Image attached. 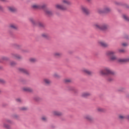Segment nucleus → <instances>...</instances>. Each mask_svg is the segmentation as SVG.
Wrapping results in <instances>:
<instances>
[{"label": "nucleus", "mask_w": 129, "mask_h": 129, "mask_svg": "<svg viewBox=\"0 0 129 129\" xmlns=\"http://www.w3.org/2000/svg\"><path fill=\"white\" fill-rule=\"evenodd\" d=\"M12 58H14V59H17L18 60H20V59L23 58V57H22V56L17 53H12Z\"/></svg>", "instance_id": "obj_12"}, {"label": "nucleus", "mask_w": 129, "mask_h": 129, "mask_svg": "<svg viewBox=\"0 0 129 129\" xmlns=\"http://www.w3.org/2000/svg\"><path fill=\"white\" fill-rule=\"evenodd\" d=\"M4 11V7L2 6V5H0V11L3 12Z\"/></svg>", "instance_id": "obj_41"}, {"label": "nucleus", "mask_w": 129, "mask_h": 129, "mask_svg": "<svg viewBox=\"0 0 129 129\" xmlns=\"http://www.w3.org/2000/svg\"><path fill=\"white\" fill-rule=\"evenodd\" d=\"M96 110L98 112H104L105 111V109L99 107L96 108Z\"/></svg>", "instance_id": "obj_25"}, {"label": "nucleus", "mask_w": 129, "mask_h": 129, "mask_svg": "<svg viewBox=\"0 0 129 129\" xmlns=\"http://www.w3.org/2000/svg\"><path fill=\"white\" fill-rule=\"evenodd\" d=\"M3 60H8V57H3L2 58Z\"/></svg>", "instance_id": "obj_44"}, {"label": "nucleus", "mask_w": 129, "mask_h": 129, "mask_svg": "<svg viewBox=\"0 0 129 129\" xmlns=\"http://www.w3.org/2000/svg\"><path fill=\"white\" fill-rule=\"evenodd\" d=\"M1 2H3V3H8V0H0Z\"/></svg>", "instance_id": "obj_43"}, {"label": "nucleus", "mask_w": 129, "mask_h": 129, "mask_svg": "<svg viewBox=\"0 0 129 129\" xmlns=\"http://www.w3.org/2000/svg\"><path fill=\"white\" fill-rule=\"evenodd\" d=\"M9 28L10 29H13V30H18V29L19 28L17 25L14 24H10L9 26Z\"/></svg>", "instance_id": "obj_20"}, {"label": "nucleus", "mask_w": 129, "mask_h": 129, "mask_svg": "<svg viewBox=\"0 0 129 129\" xmlns=\"http://www.w3.org/2000/svg\"><path fill=\"white\" fill-rule=\"evenodd\" d=\"M61 3L63 5H67L68 6L71 5V2L69 0H61Z\"/></svg>", "instance_id": "obj_21"}, {"label": "nucleus", "mask_w": 129, "mask_h": 129, "mask_svg": "<svg viewBox=\"0 0 129 129\" xmlns=\"http://www.w3.org/2000/svg\"><path fill=\"white\" fill-rule=\"evenodd\" d=\"M29 61L31 63H35V62H37V58H30L29 59Z\"/></svg>", "instance_id": "obj_29"}, {"label": "nucleus", "mask_w": 129, "mask_h": 129, "mask_svg": "<svg viewBox=\"0 0 129 129\" xmlns=\"http://www.w3.org/2000/svg\"><path fill=\"white\" fill-rule=\"evenodd\" d=\"M122 46H123V47H126V46H127V43H122Z\"/></svg>", "instance_id": "obj_42"}, {"label": "nucleus", "mask_w": 129, "mask_h": 129, "mask_svg": "<svg viewBox=\"0 0 129 129\" xmlns=\"http://www.w3.org/2000/svg\"><path fill=\"white\" fill-rule=\"evenodd\" d=\"M41 119V120H42V121H47L48 118H47V117L45 116H42Z\"/></svg>", "instance_id": "obj_32"}, {"label": "nucleus", "mask_w": 129, "mask_h": 129, "mask_svg": "<svg viewBox=\"0 0 129 129\" xmlns=\"http://www.w3.org/2000/svg\"><path fill=\"white\" fill-rule=\"evenodd\" d=\"M125 8H128V6L125 5Z\"/></svg>", "instance_id": "obj_46"}, {"label": "nucleus", "mask_w": 129, "mask_h": 129, "mask_svg": "<svg viewBox=\"0 0 129 129\" xmlns=\"http://www.w3.org/2000/svg\"><path fill=\"white\" fill-rule=\"evenodd\" d=\"M82 71L83 73L87 75H92L93 74L92 72L87 69H83Z\"/></svg>", "instance_id": "obj_10"}, {"label": "nucleus", "mask_w": 129, "mask_h": 129, "mask_svg": "<svg viewBox=\"0 0 129 129\" xmlns=\"http://www.w3.org/2000/svg\"><path fill=\"white\" fill-rule=\"evenodd\" d=\"M115 53H116L115 51H109L106 52V55L107 56H108L109 57H110V60H112V61H118V62H120L121 63L123 62H129V58L118 59L117 56L112 55H114Z\"/></svg>", "instance_id": "obj_1"}, {"label": "nucleus", "mask_w": 129, "mask_h": 129, "mask_svg": "<svg viewBox=\"0 0 129 129\" xmlns=\"http://www.w3.org/2000/svg\"><path fill=\"white\" fill-rule=\"evenodd\" d=\"M118 118L120 119V120H123V119H126V115L120 114L118 115Z\"/></svg>", "instance_id": "obj_24"}, {"label": "nucleus", "mask_w": 129, "mask_h": 129, "mask_svg": "<svg viewBox=\"0 0 129 129\" xmlns=\"http://www.w3.org/2000/svg\"><path fill=\"white\" fill-rule=\"evenodd\" d=\"M84 119L86 120H88V121H93L94 119L93 117L91 116V115L89 114H86L84 116Z\"/></svg>", "instance_id": "obj_9"}, {"label": "nucleus", "mask_w": 129, "mask_h": 129, "mask_svg": "<svg viewBox=\"0 0 129 129\" xmlns=\"http://www.w3.org/2000/svg\"><path fill=\"white\" fill-rule=\"evenodd\" d=\"M52 114L53 115H56L57 116H61V115H62L63 113L60 111H52Z\"/></svg>", "instance_id": "obj_18"}, {"label": "nucleus", "mask_w": 129, "mask_h": 129, "mask_svg": "<svg viewBox=\"0 0 129 129\" xmlns=\"http://www.w3.org/2000/svg\"><path fill=\"white\" fill-rule=\"evenodd\" d=\"M44 13L46 16L50 17L53 15V12L49 10H44Z\"/></svg>", "instance_id": "obj_19"}, {"label": "nucleus", "mask_w": 129, "mask_h": 129, "mask_svg": "<svg viewBox=\"0 0 129 129\" xmlns=\"http://www.w3.org/2000/svg\"><path fill=\"white\" fill-rule=\"evenodd\" d=\"M123 39H126V40H129V35L128 34H125L123 35Z\"/></svg>", "instance_id": "obj_31"}, {"label": "nucleus", "mask_w": 129, "mask_h": 129, "mask_svg": "<svg viewBox=\"0 0 129 129\" xmlns=\"http://www.w3.org/2000/svg\"><path fill=\"white\" fill-rule=\"evenodd\" d=\"M119 53H125V50L122 49H118Z\"/></svg>", "instance_id": "obj_34"}, {"label": "nucleus", "mask_w": 129, "mask_h": 129, "mask_svg": "<svg viewBox=\"0 0 129 129\" xmlns=\"http://www.w3.org/2000/svg\"><path fill=\"white\" fill-rule=\"evenodd\" d=\"M16 62H15V61H11L10 62V65L11 66H15V65H16Z\"/></svg>", "instance_id": "obj_38"}, {"label": "nucleus", "mask_w": 129, "mask_h": 129, "mask_svg": "<svg viewBox=\"0 0 129 129\" xmlns=\"http://www.w3.org/2000/svg\"><path fill=\"white\" fill-rule=\"evenodd\" d=\"M81 10L85 15H89L90 13L89 9L84 6H81Z\"/></svg>", "instance_id": "obj_8"}, {"label": "nucleus", "mask_w": 129, "mask_h": 129, "mask_svg": "<svg viewBox=\"0 0 129 129\" xmlns=\"http://www.w3.org/2000/svg\"><path fill=\"white\" fill-rule=\"evenodd\" d=\"M2 92V91H1V90H0V93Z\"/></svg>", "instance_id": "obj_49"}, {"label": "nucleus", "mask_w": 129, "mask_h": 129, "mask_svg": "<svg viewBox=\"0 0 129 129\" xmlns=\"http://www.w3.org/2000/svg\"><path fill=\"white\" fill-rule=\"evenodd\" d=\"M103 10L104 14H107V13H110V12H111V9L107 6L104 7Z\"/></svg>", "instance_id": "obj_17"}, {"label": "nucleus", "mask_w": 129, "mask_h": 129, "mask_svg": "<svg viewBox=\"0 0 129 129\" xmlns=\"http://www.w3.org/2000/svg\"><path fill=\"white\" fill-rule=\"evenodd\" d=\"M71 90H73L74 92H77V90L73 87L71 88Z\"/></svg>", "instance_id": "obj_40"}, {"label": "nucleus", "mask_w": 129, "mask_h": 129, "mask_svg": "<svg viewBox=\"0 0 129 129\" xmlns=\"http://www.w3.org/2000/svg\"><path fill=\"white\" fill-rule=\"evenodd\" d=\"M14 118H15L16 119H18V118H19V115H17V114H15L13 116Z\"/></svg>", "instance_id": "obj_39"}, {"label": "nucleus", "mask_w": 129, "mask_h": 129, "mask_svg": "<svg viewBox=\"0 0 129 129\" xmlns=\"http://www.w3.org/2000/svg\"><path fill=\"white\" fill-rule=\"evenodd\" d=\"M18 70L19 71H20V72H21L22 73H24L26 75H29L30 74V73L29 72V71H28V70L24 68H20L18 69Z\"/></svg>", "instance_id": "obj_11"}, {"label": "nucleus", "mask_w": 129, "mask_h": 129, "mask_svg": "<svg viewBox=\"0 0 129 129\" xmlns=\"http://www.w3.org/2000/svg\"><path fill=\"white\" fill-rule=\"evenodd\" d=\"M99 74L101 76H105L106 75H113L114 72L112 71L108 68H105L99 71Z\"/></svg>", "instance_id": "obj_2"}, {"label": "nucleus", "mask_w": 129, "mask_h": 129, "mask_svg": "<svg viewBox=\"0 0 129 129\" xmlns=\"http://www.w3.org/2000/svg\"><path fill=\"white\" fill-rule=\"evenodd\" d=\"M41 36L43 38H44L45 39H48V38H49V34H48V33H43L41 35Z\"/></svg>", "instance_id": "obj_27"}, {"label": "nucleus", "mask_w": 129, "mask_h": 129, "mask_svg": "<svg viewBox=\"0 0 129 129\" xmlns=\"http://www.w3.org/2000/svg\"><path fill=\"white\" fill-rule=\"evenodd\" d=\"M94 28L96 29H98V30H101V31H106V30H108L109 29V25L107 24H95L94 25Z\"/></svg>", "instance_id": "obj_3"}, {"label": "nucleus", "mask_w": 129, "mask_h": 129, "mask_svg": "<svg viewBox=\"0 0 129 129\" xmlns=\"http://www.w3.org/2000/svg\"><path fill=\"white\" fill-rule=\"evenodd\" d=\"M88 1V2H90V0H87Z\"/></svg>", "instance_id": "obj_47"}, {"label": "nucleus", "mask_w": 129, "mask_h": 129, "mask_svg": "<svg viewBox=\"0 0 129 129\" xmlns=\"http://www.w3.org/2000/svg\"><path fill=\"white\" fill-rule=\"evenodd\" d=\"M113 80V79L110 77H108L107 78V81H108V82H111Z\"/></svg>", "instance_id": "obj_33"}, {"label": "nucleus", "mask_w": 129, "mask_h": 129, "mask_svg": "<svg viewBox=\"0 0 129 129\" xmlns=\"http://www.w3.org/2000/svg\"><path fill=\"white\" fill-rule=\"evenodd\" d=\"M64 81H65L66 83H69L71 82V80L66 79V80H64Z\"/></svg>", "instance_id": "obj_37"}, {"label": "nucleus", "mask_w": 129, "mask_h": 129, "mask_svg": "<svg viewBox=\"0 0 129 129\" xmlns=\"http://www.w3.org/2000/svg\"><path fill=\"white\" fill-rule=\"evenodd\" d=\"M46 6L45 4H34L32 6V8L34 10H44Z\"/></svg>", "instance_id": "obj_6"}, {"label": "nucleus", "mask_w": 129, "mask_h": 129, "mask_svg": "<svg viewBox=\"0 0 129 129\" xmlns=\"http://www.w3.org/2000/svg\"><path fill=\"white\" fill-rule=\"evenodd\" d=\"M13 123V121L10 119H5L2 124L3 128L11 129V125Z\"/></svg>", "instance_id": "obj_4"}, {"label": "nucleus", "mask_w": 129, "mask_h": 129, "mask_svg": "<svg viewBox=\"0 0 129 129\" xmlns=\"http://www.w3.org/2000/svg\"><path fill=\"white\" fill-rule=\"evenodd\" d=\"M98 44L100 46H101V47H103L104 48H107V47L108 46V44L104 41H100L98 42Z\"/></svg>", "instance_id": "obj_13"}, {"label": "nucleus", "mask_w": 129, "mask_h": 129, "mask_svg": "<svg viewBox=\"0 0 129 129\" xmlns=\"http://www.w3.org/2000/svg\"><path fill=\"white\" fill-rule=\"evenodd\" d=\"M43 83H45L47 85H49V84H51V81L48 79H44Z\"/></svg>", "instance_id": "obj_23"}, {"label": "nucleus", "mask_w": 129, "mask_h": 129, "mask_svg": "<svg viewBox=\"0 0 129 129\" xmlns=\"http://www.w3.org/2000/svg\"><path fill=\"white\" fill-rule=\"evenodd\" d=\"M53 56L54 57V58H60L62 57V53L55 52L53 53Z\"/></svg>", "instance_id": "obj_15"}, {"label": "nucleus", "mask_w": 129, "mask_h": 129, "mask_svg": "<svg viewBox=\"0 0 129 129\" xmlns=\"http://www.w3.org/2000/svg\"><path fill=\"white\" fill-rule=\"evenodd\" d=\"M122 18L126 22H129V17L127 15H123Z\"/></svg>", "instance_id": "obj_28"}, {"label": "nucleus", "mask_w": 129, "mask_h": 129, "mask_svg": "<svg viewBox=\"0 0 129 129\" xmlns=\"http://www.w3.org/2000/svg\"><path fill=\"white\" fill-rule=\"evenodd\" d=\"M97 12L98 14H104V10L102 8L97 9Z\"/></svg>", "instance_id": "obj_26"}, {"label": "nucleus", "mask_w": 129, "mask_h": 129, "mask_svg": "<svg viewBox=\"0 0 129 129\" xmlns=\"http://www.w3.org/2000/svg\"><path fill=\"white\" fill-rule=\"evenodd\" d=\"M126 119H128V120H129V115H126Z\"/></svg>", "instance_id": "obj_45"}, {"label": "nucleus", "mask_w": 129, "mask_h": 129, "mask_svg": "<svg viewBox=\"0 0 129 129\" xmlns=\"http://www.w3.org/2000/svg\"><path fill=\"white\" fill-rule=\"evenodd\" d=\"M16 101H17V102H18V103H21V102H22V99H21V98H17V99H16Z\"/></svg>", "instance_id": "obj_36"}, {"label": "nucleus", "mask_w": 129, "mask_h": 129, "mask_svg": "<svg viewBox=\"0 0 129 129\" xmlns=\"http://www.w3.org/2000/svg\"><path fill=\"white\" fill-rule=\"evenodd\" d=\"M7 9L9 12H11V13H15V12H17V9L13 6H9L7 7Z\"/></svg>", "instance_id": "obj_14"}, {"label": "nucleus", "mask_w": 129, "mask_h": 129, "mask_svg": "<svg viewBox=\"0 0 129 129\" xmlns=\"http://www.w3.org/2000/svg\"><path fill=\"white\" fill-rule=\"evenodd\" d=\"M55 9L60 10L61 11H67V7L60 4H56L55 5Z\"/></svg>", "instance_id": "obj_7"}, {"label": "nucleus", "mask_w": 129, "mask_h": 129, "mask_svg": "<svg viewBox=\"0 0 129 129\" xmlns=\"http://www.w3.org/2000/svg\"><path fill=\"white\" fill-rule=\"evenodd\" d=\"M115 4H116V5H118V4H117V3H116Z\"/></svg>", "instance_id": "obj_48"}, {"label": "nucleus", "mask_w": 129, "mask_h": 129, "mask_svg": "<svg viewBox=\"0 0 129 129\" xmlns=\"http://www.w3.org/2000/svg\"><path fill=\"white\" fill-rule=\"evenodd\" d=\"M91 94L89 92H84L82 94V96L83 97H88V96H90Z\"/></svg>", "instance_id": "obj_22"}, {"label": "nucleus", "mask_w": 129, "mask_h": 129, "mask_svg": "<svg viewBox=\"0 0 129 129\" xmlns=\"http://www.w3.org/2000/svg\"><path fill=\"white\" fill-rule=\"evenodd\" d=\"M29 21L33 24V25H34V26H38L40 28H44V24L41 21H36L33 18H29Z\"/></svg>", "instance_id": "obj_5"}, {"label": "nucleus", "mask_w": 129, "mask_h": 129, "mask_svg": "<svg viewBox=\"0 0 129 129\" xmlns=\"http://www.w3.org/2000/svg\"><path fill=\"white\" fill-rule=\"evenodd\" d=\"M23 91L26 92H33V89L27 87H24L23 88Z\"/></svg>", "instance_id": "obj_16"}, {"label": "nucleus", "mask_w": 129, "mask_h": 129, "mask_svg": "<svg viewBox=\"0 0 129 129\" xmlns=\"http://www.w3.org/2000/svg\"><path fill=\"white\" fill-rule=\"evenodd\" d=\"M28 108L27 107H22L20 108V110H27Z\"/></svg>", "instance_id": "obj_35"}, {"label": "nucleus", "mask_w": 129, "mask_h": 129, "mask_svg": "<svg viewBox=\"0 0 129 129\" xmlns=\"http://www.w3.org/2000/svg\"><path fill=\"white\" fill-rule=\"evenodd\" d=\"M53 76L54 78H56V79L60 78V77H61V76L59 74H58V73H55L53 74Z\"/></svg>", "instance_id": "obj_30"}]
</instances>
